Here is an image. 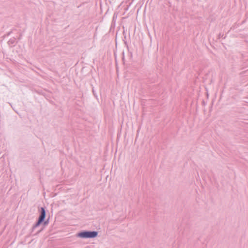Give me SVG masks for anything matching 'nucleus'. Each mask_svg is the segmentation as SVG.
<instances>
[{
  "mask_svg": "<svg viewBox=\"0 0 248 248\" xmlns=\"http://www.w3.org/2000/svg\"><path fill=\"white\" fill-rule=\"evenodd\" d=\"M46 216V212L44 207H41L40 209V215L38 219L44 221Z\"/></svg>",
  "mask_w": 248,
  "mask_h": 248,
  "instance_id": "obj_2",
  "label": "nucleus"
},
{
  "mask_svg": "<svg viewBox=\"0 0 248 248\" xmlns=\"http://www.w3.org/2000/svg\"><path fill=\"white\" fill-rule=\"evenodd\" d=\"M41 231V230L38 231L37 232V233H39Z\"/></svg>",
  "mask_w": 248,
  "mask_h": 248,
  "instance_id": "obj_5",
  "label": "nucleus"
},
{
  "mask_svg": "<svg viewBox=\"0 0 248 248\" xmlns=\"http://www.w3.org/2000/svg\"><path fill=\"white\" fill-rule=\"evenodd\" d=\"M97 234L98 232L96 231H85L78 233L77 236L83 238H93L96 237Z\"/></svg>",
  "mask_w": 248,
  "mask_h": 248,
  "instance_id": "obj_1",
  "label": "nucleus"
},
{
  "mask_svg": "<svg viewBox=\"0 0 248 248\" xmlns=\"http://www.w3.org/2000/svg\"><path fill=\"white\" fill-rule=\"evenodd\" d=\"M44 225H47L48 223V220L44 221Z\"/></svg>",
  "mask_w": 248,
  "mask_h": 248,
  "instance_id": "obj_4",
  "label": "nucleus"
},
{
  "mask_svg": "<svg viewBox=\"0 0 248 248\" xmlns=\"http://www.w3.org/2000/svg\"><path fill=\"white\" fill-rule=\"evenodd\" d=\"M43 222V221L38 219L37 222L33 226L32 228V232H33L36 228L38 227Z\"/></svg>",
  "mask_w": 248,
  "mask_h": 248,
  "instance_id": "obj_3",
  "label": "nucleus"
}]
</instances>
